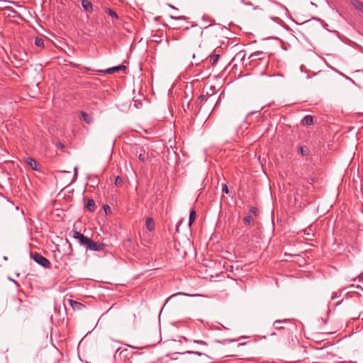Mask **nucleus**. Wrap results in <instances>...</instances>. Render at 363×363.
<instances>
[{"instance_id": "f257e3e1", "label": "nucleus", "mask_w": 363, "mask_h": 363, "mask_svg": "<svg viewBox=\"0 0 363 363\" xmlns=\"http://www.w3.org/2000/svg\"><path fill=\"white\" fill-rule=\"evenodd\" d=\"M30 257L36 263L41 265L42 267L45 268H50V262L46 257H43L42 255L38 252H35L31 253Z\"/></svg>"}, {"instance_id": "f03ea898", "label": "nucleus", "mask_w": 363, "mask_h": 363, "mask_svg": "<svg viewBox=\"0 0 363 363\" xmlns=\"http://www.w3.org/2000/svg\"><path fill=\"white\" fill-rule=\"evenodd\" d=\"M105 245L103 243H99L97 242H94L92 239H89L87 245L86 246V249L91 251H103L104 250Z\"/></svg>"}, {"instance_id": "7ed1b4c3", "label": "nucleus", "mask_w": 363, "mask_h": 363, "mask_svg": "<svg viewBox=\"0 0 363 363\" xmlns=\"http://www.w3.org/2000/svg\"><path fill=\"white\" fill-rule=\"evenodd\" d=\"M72 234L73 238L77 240L81 245H83L86 247L90 238L77 230H73Z\"/></svg>"}, {"instance_id": "20e7f679", "label": "nucleus", "mask_w": 363, "mask_h": 363, "mask_svg": "<svg viewBox=\"0 0 363 363\" xmlns=\"http://www.w3.org/2000/svg\"><path fill=\"white\" fill-rule=\"evenodd\" d=\"M290 322H291L290 319L277 320L274 322L273 325L274 326L276 330H284L286 332V333H287V335L290 336L291 335V332L289 329H286L282 325H280V326L277 325L279 323H290Z\"/></svg>"}, {"instance_id": "39448f33", "label": "nucleus", "mask_w": 363, "mask_h": 363, "mask_svg": "<svg viewBox=\"0 0 363 363\" xmlns=\"http://www.w3.org/2000/svg\"><path fill=\"white\" fill-rule=\"evenodd\" d=\"M267 58V57L266 53L261 52V51L255 52L251 54L250 56L249 57V59L251 60V62L256 61V60H264Z\"/></svg>"}, {"instance_id": "423d86ee", "label": "nucleus", "mask_w": 363, "mask_h": 363, "mask_svg": "<svg viewBox=\"0 0 363 363\" xmlns=\"http://www.w3.org/2000/svg\"><path fill=\"white\" fill-rule=\"evenodd\" d=\"M67 301L69 303L70 306L72 308V309L74 311H81L85 307L84 305H83L82 303L72 299H68Z\"/></svg>"}, {"instance_id": "0eeeda50", "label": "nucleus", "mask_w": 363, "mask_h": 363, "mask_svg": "<svg viewBox=\"0 0 363 363\" xmlns=\"http://www.w3.org/2000/svg\"><path fill=\"white\" fill-rule=\"evenodd\" d=\"M26 161V163L31 167L32 169H33V170L38 169V163L34 159H33L31 157H27Z\"/></svg>"}, {"instance_id": "6e6552de", "label": "nucleus", "mask_w": 363, "mask_h": 363, "mask_svg": "<svg viewBox=\"0 0 363 363\" xmlns=\"http://www.w3.org/2000/svg\"><path fill=\"white\" fill-rule=\"evenodd\" d=\"M82 6L84 11L87 12L92 11V4L88 0H82Z\"/></svg>"}, {"instance_id": "1a4fd4ad", "label": "nucleus", "mask_w": 363, "mask_h": 363, "mask_svg": "<svg viewBox=\"0 0 363 363\" xmlns=\"http://www.w3.org/2000/svg\"><path fill=\"white\" fill-rule=\"evenodd\" d=\"M80 114L82 119H83L87 124H91L92 123L93 120L91 115L84 111H82Z\"/></svg>"}, {"instance_id": "9d476101", "label": "nucleus", "mask_w": 363, "mask_h": 363, "mask_svg": "<svg viewBox=\"0 0 363 363\" xmlns=\"http://www.w3.org/2000/svg\"><path fill=\"white\" fill-rule=\"evenodd\" d=\"M351 3L355 9L363 13V2L359 0H351Z\"/></svg>"}, {"instance_id": "9b49d317", "label": "nucleus", "mask_w": 363, "mask_h": 363, "mask_svg": "<svg viewBox=\"0 0 363 363\" xmlns=\"http://www.w3.org/2000/svg\"><path fill=\"white\" fill-rule=\"evenodd\" d=\"M86 208L87 211L90 212H94L95 211V203L93 199H89L86 204Z\"/></svg>"}, {"instance_id": "f8f14e48", "label": "nucleus", "mask_w": 363, "mask_h": 363, "mask_svg": "<svg viewBox=\"0 0 363 363\" xmlns=\"http://www.w3.org/2000/svg\"><path fill=\"white\" fill-rule=\"evenodd\" d=\"M145 224H146L147 228L150 231H152L154 230L155 223H154V220H152V218L147 217L145 220Z\"/></svg>"}, {"instance_id": "ddd939ff", "label": "nucleus", "mask_w": 363, "mask_h": 363, "mask_svg": "<svg viewBox=\"0 0 363 363\" xmlns=\"http://www.w3.org/2000/svg\"><path fill=\"white\" fill-rule=\"evenodd\" d=\"M302 122L307 125H312L313 122V117L310 115H307L302 119Z\"/></svg>"}, {"instance_id": "4468645a", "label": "nucleus", "mask_w": 363, "mask_h": 363, "mask_svg": "<svg viewBox=\"0 0 363 363\" xmlns=\"http://www.w3.org/2000/svg\"><path fill=\"white\" fill-rule=\"evenodd\" d=\"M114 70H115V72H121V71L124 74H126L127 72H128V68L124 65H118V66H115Z\"/></svg>"}, {"instance_id": "2eb2a0df", "label": "nucleus", "mask_w": 363, "mask_h": 363, "mask_svg": "<svg viewBox=\"0 0 363 363\" xmlns=\"http://www.w3.org/2000/svg\"><path fill=\"white\" fill-rule=\"evenodd\" d=\"M195 218H196V211H195V210H191L190 211L189 218V225H191V224L194 221Z\"/></svg>"}, {"instance_id": "dca6fc26", "label": "nucleus", "mask_w": 363, "mask_h": 363, "mask_svg": "<svg viewBox=\"0 0 363 363\" xmlns=\"http://www.w3.org/2000/svg\"><path fill=\"white\" fill-rule=\"evenodd\" d=\"M12 303L17 308V310H20V306L21 305L22 301L19 298H13L12 299Z\"/></svg>"}, {"instance_id": "f3484780", "label": "nucleus", "mask_w": 363, "mask_h": 363, "mask_svg": "<svg viewBox=\"0 0 363 363\" xmlns=\"http://www.w3.org/2000/svg\"><path fill=\"white\" fill-rule=\"evenodd\" d=\"M219 57H220V55H218V54H215V55H211L210 56V61H211V64L213 65H215L217 63Z\"/></svg>"}, {"instance_id": "a211bd4d", "label": "nucleus", "mask_w": 363, "mask_h": 363, "mask_svg": "<svg viewBox=\"0 0 363 363\" xmlns=\"http://www.w3.org/2000/svg\"><path fill=\"white\" fill-rule=\"evenodd\" d=\"M35 45L38 47H44V40L41 38L37 37L35 40Z\"/></svg>"}, {"instance_id": "6ab92c4d", "label": "nucleus", "mask_w": 363, "mask_h": 363, "mask_svg": "<svg viewBox=\"0 0 363 363\" xmlns=\"http://www.w3.org/2000/svg\"><path fill=\"white\" fill-rule=\"evenodd\" d=\"M138 158H139V160L141 162H145V160H146V155H145V152L144 150H140V153L138 155Z\"/></svg>"}, {"instance_id": "aec40b11", "label": "nucleus", "mask_w": 363, "mask_h": 363, "mask_svg": "<svg viewBox=\"0 0 363 363\" xmlns=\"http://www.w3.org/2000/svg\"><path fill=\"white\" fill-rule=\"evenodd\" d=\"M189 296V294H185V293H183V292H178V293H176L173 295H172L171 296L169 297V298L167 300L166 303L164 305H166L172 298H174V296Z\"/></svg>"}, {"instance_id": "412c9836", "label": "nucleus", "mask_w": 363, "mask_h": 363, "mask_svg": "<svg viewBox=\"0 0 363 363\" xmlns=\"http://www.w3.org/2000/svg\"><path fill=\"white\" fill-rule=\"evenodd\" d=\"M103 208H104V211L106 215L111 214L112 211H111L110 206H108V204H104L103 206Z\"/></svg>"}, {"instance_id": "4be33fe9", "label": "nucleus", "mask_w": 363, "mask_h": 363, "mask_svg": "<svg viewBox=\"0 0 363 363\" xmlns=\"http://www.w3.org/2000/svg\"><path fill=\"white\" fill-rule=\"evenodd\" d=\"M208 97H206V96L204 95H201L199 99H198V104H200L201 105V104L203 102H206L207 100H208Z\"/></svg>"}, {"instance_id": "5701e85b", "label": "nucleus", "mask_w": 363, "mask_h": 363, "mask_svg": "<svg viewBox=\"0 0 363 363\" xmlns=\"http://www.w3.org/2000/svg\"><path fill=\"white\" fill-rule=\"evenodd\" d=\"M244 222L248 225L253 224V221L250 216H246L245 218H244Z\"/></svg>"}, {"instance_id": "b1692460", "label": "nucleus", "mask_w": 363, "mask_h": 363, "mask_svg": "<svg viewBox=\"0 0 363 363\" xmlns=\"http://www.w3.org/2000/svg\"><path fill=\"white\" fill-rule=\"evenodd\" d=\"M100 72H104V73H106V74H113V67H109L105 70H100L99 71Z\"/></svg>"}, {"instance_id": "393cba45", "label": "nucleus", "mask_w": 363, "mask_h": 363, "mask_svg": "<svg viewBox=\"0 0 363 363\" xmlns=\"http://www.w3.org/2000/svg\"><path fill=\"white\" fill-rule=\"evenodd\" d=\"M222 192L226 194L229 193V189L226 184L222 185Z\"/></svg>"}, {"instance_id": "a878e982", "label": "nucleus", "mask_w": 363, "mask_h": 363, "mask_svg": "<svg viewBox=\"0 0 363 363\" xmlns=\"http://www.w3.org/2000/svg\"><path fill=\"white\" fill-rule=\"evenodd\" d=\"M122 183V179L121 177H115V185L116 186H118V185H121V184Z\"/></svg>"}, {"instance_id": "bb28decb", "label": "nucleus", "mask_w": 363, "mask_h": 363, "mask_svg": "<svg viewBox=\"0 0 363 363\" xmlns=\"http://www.w3.org/2000/svg\"><path fill=\"white\" fill-rule=\"evenodd\" d=\"M250 211L251 213L254 214V215H257V212H258V210L256 207H250Z\"/></svg>"}, {"instance_id": "cd10ccee", "label": "nucleus", "mask_w": 363, "mask_h": 363, "mask_svg": "<svg viewBox=\"0 0 363 363\" xmlns=\"http://www.w3.org/2000/svg\"><path fill=\"white\" fill-rule=\"evenodd\" d=\"M299 152H300L302 155H307L306 151L303 149V147H299Z\"/></svg>"}, {"instance_id": "c85d7f7f", "label": "nucleus", "mask_w": 363, "mask_h": 363, "mask_svg": "<svg viewBox=\"0 0 363 363\" xmlns=\"http://www.w3.org/2000/svg\"><path fill=\"white\" fill-rule=\"evenodd\" d=\"M185 353H189V354L196 353V354H199V356L204 355V354H203V353L197 352H192V351H187Z\"/></svg>"}, {"instance_id": "c756f323", "label": "nucleus", "mask_w": 363, "mask_h": 363, "mask_svg": "<svg viewBox=\"0 0 363 363\" xmlns=\"http://www.w3.org/2000/svg\"><path fill=\"white\" fill-rule=\"evenodd\" d=\"M108 14H109L111 16L113 17V10H112L111 9H108Z\"/></svg>"}, {"instance_id": "7c9ffc66", "label": "nucleus", "mask_w": 363, "mask_h": 363, "mask_svg": "<svg viewBox=\"0 0 363 363\" xmlns=\"http://www.w3.org/2000/svg\"><path fill=\"white\" fill-rule=\"evenodd\" d=\"M194 342L201 344V345H206V342L202 340H194Z\"/></svg>"}, {"instance_id": "2f4dec72", "label": "nucleus", "mask_w": 363, "mask_h": 363, "mask_svg": "<svg viewBox=\"0 0 363 363\" xmlns=\"http://www.w3.org/2000/svg\"><path fill=\"white\" fill-rule=\"evenodd\" d=\"M77 176V167L74 168V177Z\"/></svg>"}, {"instance_id": "473e14b6", "label": "nucleus", "mask_w": 363, "mask_h": 363, "mask_svg": "<svg viewBox=\"0 0 363 363\" xmlns=\"http://www.w3.org/2000/svg\"><path fill=\"white\" fill-rule=\"evenodd\" d=\"M277 335L276 333H272L270 334L271 336H274V335Z\"/></svg>"}, {"instance_id": "72a5a7b5", "label": "nucleus", "mask_w": 363, "mask_h": 363, "mask_svg": "<svg viewBox=\"0 0 363 363\" xmlns=\"http://www.w3.org/2000/svg\"><path fill=\"white\" fill-rule=\"evenodd\" d=\"M118 18V16L117 13L115 12V18Z\"/></svg>"}, {"instance_id": "f704fd0d", "label": "nucleus", "mask_w": 363, "mask_h": 363, "mask_svg": "<svg viewBox=\"0 0 363 363\" xmlns=\"http://www.w3.org/2000/svg\"><path fill=\"white\" fill-rule=\"evenodd\" d=\"M260 74H261V75H264V74H265V73H264V72H262L260 73Z\"/></svg>"}, {"instance_id": "c9c22d12", "label": "nucleus", "mask_w": 363, "mask_h": 363, "mask_svg": "<svg viewBox=\"0 0 363 363\" xmlns=\"http://www.w3.org/2000/svg\"><path fill=\"white\" fill-rule=\"evenodd\" d=\"M179 18V19H183V18H184V17L180 16Z\"/></svg>"}, {"instance_id": "e433bc0d", "label": "nucleus", "mask_w": 363, "mask_h": 363, "mask_svg": "<svg viewBox=\"0 0 363 363\" xmlns=\"http://www.w3.org/2000/svg\"><path fill=\"white\" fill-rule=\"evenodd\" d=\"M195 58H196V55H193V59H195Z\"/></svg>"}, {"instance_id": "4c0bfd02", "label": "nucleus", "mask_w": 363, "mask_h": 363, "mask_svg": "<svg viewBox=\"0 0 363 363\" xmlns=\"http://www.w3.org/2000/svg\"><path fill=\"white\" fill-rule=\"evenodd\" d=\"M203 34V31H200V35H201Z\"/></svg>"}]
</instances>
